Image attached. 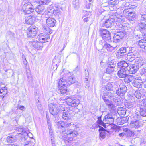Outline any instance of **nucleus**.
Masks as SVG:
<instances>
[{"label":"nucleus","instance_id":"f257e3e1","mask_svg":"<svg viewBox=\"0 0 146 146\" xmlns=\"http://www.w3.org/2000/svg\"><path fill=\"white\" fill-rule=\"evenodd\" d=\"M60 133L62 135V138L66 143H68L67 146H74L75 145L73 141L74 138L76 137L78 135V132L74 130L68 129L65 131H60Z\"/></svg>","mask_w":146,"mask_h":146},{"label":"nucleus","instance_id":"f03ea898","mask_svg":"<svg viewBox=\"0 0 146 146\" xmlns=\"http://www.w3.org/2000/svg\"><path fill=\"white\" fill-rule=\"evenodd\" d=\"M143 61L141 58L136 59L134 62L132 63L130 65L129 68H127V70L129 72V73L134 74L138 70L139 67L142 66L144 64Z\"/></svg>","mask_w":146,"mask_h":146},{"label":"nucleus","instance_id":"7ed1b4c3","mask_svg":"<svg viewBox=\"0 0 146 146\" xmlns=\"http://www.w3.org/2000/svg\"><path fill=\"white\" fill-rule=\"evenodd\" d=\"M23 3H24L22 7L21 11L24 14H28L35 12L33 5L29 2V0H23Z\"/></svg>","mask_w":146,"mask_h":146},{"label":"nucleus","instance_id":"20e7f679","mask_svg":"<svg viewBox=\"0 0 146 146\" xmlns=\"http://www.w3.org/2000/svg\"><path fill=\"white\" fill-rule=\"evenodd\" d=\"M99 45L100 46H102V48H99L98 50H101L104 53L107 52H112L117 46V45L116 46H111L105 41H103L102 40L100 41Z\"/></svg>","mask_w":146,"mask_h":146},{"label":"nucleus","instance_id":"39448f33","mask_svg":"<svg viewBox=\"0 0 146 146\" xmlns=\"http://www.w3.org/2000/svg\"><path fill=\"white\" fill-rule=\"evenodd\" d=\"M60 109V111H62L63 113L62 118L65 120L70 119L71 117L72 112L70 110V109L65 107H61Z\"/></svg>","mask_w":146,"mask_h":146},{"label":"nucleus","instance_id":"423d86ee","mask_svg":"<svg viewBox=\"0 0 146 146\" xmlns=\"http://www.w3.org/2000/svg\"><path fill=\"white\" fill-rule=\"evenodd\" d=\"M42 28L44 33H41L40 35L44 38L48 39L50 38L49 35L52 33V31L45 24L42 25Z\"/></svg>","mask_w":146,"mask_h":146},{"label":"nucleus","instance_id":"0eeeda50","mask_svg":"<svg viewBox=\"0 0 146 146\" xmlns=\"http://www.w3.org/2000/svg\"><path fill=\"white\" fill-rule=\"evenodd\" d=\"M100 36L105 41H109L111 40L110 33L104 29H101L100 31Z\"/></svg>","mask_w":146,"mask_h":146},{"label":"nucleus","instance_id":"6e6552de","mask_svg":"<svg viewBox=\"0 0 146 146\" xmlns=\"http://www.w3.org/2000/svg\"><path fill=\"white\" fill-rule=\"evenodd\" d=\"M49 109L50 113L53 115H57L60 111V108L57 104L51 103L49 104Z\"/></svg>","mask_w":146,"mask_h":146},{"label":"nucleus","instance_id":"1a4fd4ad","mask_svg":"<svg viewBox=\"0 0 146 146\" xmlns=\"http://www.w3.org/2000/svg\"><path fill=\"white\" fill-rule=\"evenodd\" d=\"M38 28L36 27H29L27 31V37L29 38H33L36 36Z\"/></svg>","mask_w":146,"mask_h":146},{"label":"nucleus","instance_id":"9d476101","mask_svg":"<svg viewBox=\"0 0 146 146\" xmlns=\"http://www.w3.org/2000/svg\"><path fill=\"white\" fill-rule=\"evenodd\" d=\"M125 34V32L124 30L117 32L114 35L113 37L114 41L115 42L119 41L120 39L123 37Z\"/></svg>","mask_w":146,"mask_h":146},{"label":"nucleus","instance_id":"9b49d317","mask_svg":"<svg viewBox=\"0 0 146 146\" xmlns=\"http://www.w3.org/2000/svg\"><path fill=\"white\" fill-rule=\"evenodd\" d=\"M66 102L69 106L75 107L78 106L80 101L78 99H72L70 98L66 99Z\"/></svg>","mask_w":146,"mask_h":146},{"label":"nucleus","instance_id":"f8f14e48","mask_svg":"<svg viewBox=\"0 0 146 146\" xmlns=\"http://www.w3.org/2000/svg\"><path fill=\"white\" fill-rule=\"evenodd\" d=\"M57 125H58V129H60L61 128L70 127L71 128H74L76 125L73 123L72 122L70 123H68L65 122H60L57 123Z\"/></svg>","mask_w":146,"mask_h":146},{"label":"nucleus","instance_id":"ddd939ff","mask_svg":"<svg viewBox=\"0 0 146 146\" xmlns=\"http://www.w3.org/2000/svg\"><path fill=\"white\" fill-rule=\"evenodd\" d=\"M34 12L32 14L31 13V15L27 17H25V23L27 25H31L34 23L35 19V16L33 14Z\"/></svg>","mask_w":146,"mask_h":146},{"label":"nucleus","instance_id":"4468645a","mask_svg":"<svg viewBox=\"0 0 146 146\" xmlns=\"http://www.w3.org/2000/svg\"><path fill=\"white\" fill-rule=\"evenodd\" d=\"M115 68V65L113 63H110L108 65L106 68V72L110 74L113 73Z\"/></svg>","mask_w":146,"mask_h":146},{"label":"nucleus","instance_id":"2eb2a0df","mask_svg":"<svg viewBox=\"0 0 146 146\" xmlns=\"http://www.w3.org/2000/svg\"><path fill=\"white\" fill-rule=\"evenodd\" d=\"M114 21L113 19L110 18L105 21V23L102 24V26H105L107 28L111 27L113 25Z\"/></svg>","mask_w":146,"mask_h":146},{"label":"nucleus","instance_id":"dca6fc26","mask_svg":"<svg viewBox=\"0 0 146 146\" xmlns=\"http://www.w3.org/2000/svg\"><path fill=\"white\" fill-rule=\"evenodd\" d=\"M113 96V94L110 92H105L104 93L102 97L105 103L108 102L110 101L108 98H110L111 99V98Z\"/></svg>","mask_w":146,"mask_h":146},{"label":"nucleus","instance_id":"f3484780","mask_svg":"<svg viewBox=\"0 0 146 146\" xmlns=\"http://www.w3.org/2000/svg\"><path fill=\"white\" fill-rule=\"evenodd\" d=\"M99 127L100 128L98 131L100 133V137L102 139H104L105 138L106 135L108 133V131L102 127L99 126Z\"/></svg>","mask_w":146,"mask_h":146},{"label":"nucleus","instance_id":"a211bd4d","mask_svg":"<svg viewBox=\"0 0 146 146\" xmlns=\"http://www.w3.org/2000/svg\"><path fill=\"white\" fill-rule=\"evenodd\" d=\"M30 43L33 47L37 49H41L43 47V44L38 41H31Z\"/></svg>","mask_w":146,"mask_h":146},{"label":"nucleus","instance_id":"6ab92c4d","mask_svg":"<svg viewBox=\"0 0 146 146\" xmlns=\"http://www.w3.org/2000/svg\"><path fill=\"white\" fill-rule=\"evenodd\" d=\"M127 87L125 85H123L120 87V89L117 90V94L119 96H123L125 94L127 91Z\"/></svg>","mask_w":146,"mask_h":146},{"label":"nucleus","instance_id":"aec40b11","mask_svg":"<svg viewBox=\"0 0 146 146\" xmlns=\"http://www.w3.org/2000/svg\"><path fill=\"white\" fill-rule=\"evenodd\" d=\"M143 80H141L140 77H138V79L135 80L132 82L133 86L135 87L140 88L142 86V82H143Z\"/></svg>","mask_w":146,"mask_h":146},{"label":"nucleus","instance_id":"412c9836","mask_svg":"<svg viewBox=\"0 0 146 146\" xmlns=\"http://www.w3.org/2000/svg\"><path fill=\"white\" fill-rule=\"evenodd\" d=\"M137 52L135 51L133 52H129L128 53L127 58L129 61H132L135 60V58L137 56Z\"/></svg>","mask_w":146,"mask_h":146},{"label":"nucleus","instance_id":"4be33fe9","mask_svg":"<svg viewBox=\"0 0 146 146\" xmlns=\"http://www.w3.org/2000/svg\"><path fill=\"white\" fill-rule=\"evenodd\" d=\"M46 24L50 27H54L56 22V20L52 17H48L46 19Z\"/></svg>","mask_w":146,"mask_h":146},{"label":"nucleus","instance_id":"5701e85b","mask_svg":"<svg viewBox=\"0 0 146 146\" xmlns=\"http://www.w3.org/2000/svg\"><path fill=\"white\" fill-rule=\"evenodd\" d=\"M123 13L125 14L126 16H128L127 17L129 20H134L135 16L134 13L132 12H129L127 10H125L123 11Z\"/></svg>","mask_w":146,"mask_h":146},{"label":"nucleus","instance_id":"b1692460","mask_svg":"<svg viewBox=\"0 0 146 146\" xmlns=\"http://www.w3.org/2000/svg\"><path fill=\"white\" fill-rule=\"evenodd\" d=\"M35 10L38 13L42 14L45 11V8L44 7L43 5H39L35 9Z\"/></svg>","mask_w":146,"mask_h":146},{"label":"nucleus","instance_id":"393cba45","mask_svg":"<svg viewBox=\"0 0 146 146\" xmlns=\"http://www.w3.org/2000/svg\"><path fill=\"white\" fill-rule=\"evenodd\" d=\"M59 87L65 86L67 87L68 85L65 77L61 78L58 81Z\"/></svg>","mask_w":146,"mask_h":146},{"label":"nucleus","instance_id":"a878e982","mask_svg":"<svg viewBox=\"0 0 146 146\" xmlns=\"http://www.w3.org/2000/svg\"><path fill=\"white\" fill-rule=\"evenodd\" d=\"M118 76L120 78H125V77L128 75L126 73V70L121 68L119 70L117 73Z\"/></svg>","mask_w":146,"mask_h":146},{"label":"nucleus","instance_id":"bb28decb","mask_svg":"<svg viewBox=\"0 0 146 146\" xmlns=\"http://www.w3.org/2000/svg\"><path fill=\"white\" fill-rule=\"evenodd\" d=\"M17 140L16 136L13 135L8 136L7 138V141L8 143H11L15 142Z\"/></svg>","mask_w":146,"mask_h":146},{"label":"nucleus","instance_id":"cd10ccee","mask_svg":"<svg viewBox=\"0 0 146 146\" xmlns=\"http://www.w3.org/2000/svg\"><path fill=\"white\" fill-rule=\"evenodd\" d=\"M138 45L140 48L144 49V51L146 52V40L144 39L140 40L138 42Z\"/></svg>","mask_w":146,"mask_h":146},{"label":"nucleus","instance_id":"c85d7f7f","mask_svg":"<svg viewBox=\"0 0 146 146\" xmlns=\"http://www.w3.org/2000/svg\"><path fill=\"white\" fill-rule=\"evenodd\" d=\"M140 122L139 121L136 120L131 122L130 125L132 128H137L139 127L140 126Z\"/></svg>","mask_w":146,"mask_h":146},{"label":"nucleus","instance_id":"c756f323","mask_svg":"<svg viewBox=\"0 0 146 146\" xmlns=\"http://www.w3.org/2000/svg\"><path fill=\"white\" fill-rule=\"evenodd\" d=\"M127 52V48L125 47H123L119 49L118 51V54L117 55V57L119 58V55L120 56H122L123 55L122 54H124Z\"/></svg>","mask_w":146,"mask_h":146},{"label":"nucleus","instance_id":"7c9ffc66","mask_svg":"<svg viewBox=\"0 0 146 146\" xmlns=\"http://www.w3.org/2000/svg\"><path fill=\"white\" fill-rule=\"evenodd\" d=\"M113 87L112 84L110 82H108L107 84L102 87V89L104 90L105 89L107 91L111 90Z\"/></svg>","mask_w":146,"mask_h":146},{"label":"nucleus","instance_id":"2f4dec72","mask_svg":"<svg viewBox=\"0 0 146 146\" xmlns=\"http://www.w3.org/2000/svg\"><path fill=\"white\" fill-rule=\"evenodd\" d=\"M7 89L6 87H3L0 89V96L4 97L7 94Z\"/></svg>","mask_w":146,"mask_h":146},{"label":"nucleus","instance_id":"473e14b6","mask_svg":"<svg viewBox=\"0 0 146 146\" xmlns=\"http://www.w3.org/2000/svg\"><path fill=\"white\" fill-rule=\"evenodd\" d=\"M139 27L140 28V31L142 32L146 30V24L145 23L140 22L138 24Z\"/></svg>","mask_w":146,"mask_h":146},{"label":"nucleus","instance_id":"72a5a7b5","mask_svg":"<svg viewBox=\"0 0 146 146\" xmlns=\"http://www.w3.org/2000/svg\"><path fill=\"white\" fill-rule=\"evenodd\" d=\"M35 2L39 3L40 5H47L50 2L48 0H35Z\"/></svg>","mask_w":146,"mask_h":146},{"label":"nucleus","instance_id":"f704fd0d","mask_svg":"<svg viewBox=\"0 0 146 146\" xmlns=\"http://www.w3.org/2000/svg\"><path fill=\"white\" fill-rule=\"evenodd\" d=\"M59 92L62 94H64L68 92L67 87L65 86L59 87Z\"/></svg>","mask_w":146,"mask_h":146},{"label":"nucleus","instance_id":"c9c22d12","mask_svg":"<svg viewBox=\"0 0 146 146\" xmlns=\"http://www.w3.org/2000/svg\"><path fill=\"white\" fill-rule=\"evenodd\" d=\"M75 81V78L72 76H71L68 77L67 82L69 85L74 83Z\"/></svg>","mask_w":146,"mask_h":146},{"label":"nucleus","instance_id":"e433bc0d","mask_svg":"<svg viewBox=\"0 0 146 146\" xmlns=\"http://www.w3.org/2000/svg\"><path fill=\"white\" fill-rule=\"evenodd\" d=\"M114 118L111 117L110 118L104 119V121L108 124L112 125L113 123Z\"/></svg>","mask_w":146,"mask_h":146},{"label":"nucleus","instance_id":"4c0bfd02","mask_svg":"<svg viewBox=\"0 0 146 146\" xmlns=\"http://www.w3.org/2000/svg\"><path fill=\"white\" fill-rule=\"evenodd\" d=\"M142 90L136 91L134 93V95L135 97L138 99H140L142 95Z\"/></svg>","mask_w":146,"mask_h":146},{"label":"nucleus","instance_id":"58836bf2","mask_svg":"<svg viewBox=\"0 0 146 146\" xmlns=\"http://www.w3.org/2000/svg\"><path fill=\"white\" fill-rule=\"evenodd\" d=\"M115 117V113L113 112L111 113V112L110 113H108V114L106 115L105 116L104 118V119L110 118H111V117Z\"/></svg>","mask_w":146,"mask_h":146},{"label":"nucleus","instance_id":"ea45409f","mask_svg":"<svg viewBox=\"0 0 146 146\" xmlns=\"http://www.w3.org/2000/svg\"><path fill=\"white\" fill-rule=\"evenodd\" d=\"M128 77L129 82L134 81L137 79H138V77L136 76H134V75H128Z\"/></svg>","mask_w":146,"mask_h":146},{"label":"nucleus","instance_id":"a19ab883","mask_svg":"<svg viewBox=\"0 0 146 146\" xmlns=\"http://www.w3.org/2000/svg\"><path fill=\"white\" fill-rule=\"evenodd\" d=\"M106 103L108 105L109 108L113 110H114L116 109V106L110 102V101H109L108 102H106Z\"/></svg>","mask_w":146,"mask_h":146},{"label":"nucleus","instance_id":"79ce46f5","mask_svg":"<svg viewBox=\"0 0 146 146\" xmlns=\"http://www.w3.org/2000/svg\"><path fill=\"white\" fill-rule=\"evenodd\" d=\"M23 62L24 64V67L26 71L29 69V66L27 64V61L26 58H25L23 59Z\"/></svg>","mask_w":146,"mask_h":146},{"label":"nucleus","instance_id":"37998d69","mask_svg":"<svg viewBox=\"0 0 146 146\" xmlns=\"http://www.w3.org/2000/svg\"><path fill=\"white\" fill-rule=\"evenodd\" d=\"M54 13L56 17H59L62 14L61 11L58 9L54 10Z\"/></svg>","mask_w":146,"mask_h":146},{"label":"nucleus","instance_id":"c03bdc74","mask_svg":"<svg viewBox=\"0 0 146 146\" xmlns=\"http://www.w3.org/2000/svg\"><path fill=\"white\" fill-rule=\"evenodd\" d=\"M16 130L18 132V134H22L24 131V129L23 127L20 126L19 127H17Z\"/></svg>","mask_w":146,"mask_h":146},{"label":"nucleus","instance_id":"a18cd8bd","mask_svg":"<svg viewBox=\"0 0 146 146\" xmlns=\"http://www.w3.org/2000/svg\"><path fill=\"white\" fill-rule=\"evenodd\" d=\"M97 123L98 124L103 126H104L105 125L104 123L101 120V117L100 116L98 118Z\"/></svg>","mask_w":146,"mask_h":146},{"label":"nucleus","instance_id":"49530a36","mask_svg":"<svg viewBox=\"0 0 146 146\" xmlns=\"http://www.w3.org/2000/svg\"><path fill=\"white\" fill-rule=\"evenodd\" d=\"M126 111L124 108H120L118 110V113L122 115H124L126 113Z\"/></svg>","mask_w":146,"mask_h":146},{"label":"nucleus","instance_id":"de8ad7c7","mask_svg":"<svg viewBox=\"0 0 146 146\" xmlns=\"http://www.w3.org/2000/svg\"><path fill=\"white\" fill-rule=\"evenodd\" d=\"M139 113L141 116L143 117H146V110H145L141 109Z\"/></svg>","mask_w":146,"mask_h":146},{"label":"nucleus","instance_id":"09e8293b","mask_svg":"<svg viewBox=\"0 0 146 146\" xmlns=\"http://www.w3.org/2000/svg\"><path fill=\"white\" fill-rule=\"evenodd\" d=\"M48 39H47V38H44L43 37H42L40 35L38 38L39 41L40 43H42L43 42H45L47 41V40Z\"/></svg>","mask_w":146,"mask_h":146},{"label":"nucleus","instance_id":"8fccbe9b","mask_svg":"<svg viewBox=\"0 0 146 146\" xmlns=\"http://www.w3.org/2000/svg\"><path fill=\"white\" fill-rule=\"evenodd\" d=\"M78 1V0H74L73 1V4L74 7L77 8L79 6V4Z\"/></svg>","mask_w":146,"mask_h":146},{"label":"nucleus","instance_id":"3c124183","mask_svg":"<svg viewBox=\"0 0 146 146\" xmlns=\"http://www.w3.org/2000/svg\"><path fill=\"white\" fill-rule=\"evenodd\" d=\"M129 64L127 62H125V61H123V67L122 68H123L125 69V68H127H127H129L128 67L129 65Z\"/></svg>","mask_w":146,"mask_h":146},{"label":"nucleus","instance_id":"603ef678","mask_svg":"<svg viewBox=\"0 0 146 146\" xmlns=\"http://www.w3.org/2000/svg\"><path fill=\"white\" fill-rule=\"evenodd\" d=\"M54 9L52 7H48L47 8V11L49 13H53L54 11Z\"/></svg>","mask_w":146,"mask_h":146},{"label":"nucleus","instance_id":"864d4df0","mask_svg":"<svg viewBox=\"0 0 146 146\" xmlns=\"http://www.w3.org/2000/svg\"><path fill=\"white\" fill-rule=\"evenodd\" d=\"M140 72L142 74L146 73V68H141L140 70Z\"/></svg>","mask_w":146,"mask_h":146},{"label":"nucleus","instance_id":"5fc2aeb1","mask_svg":"<svg viewBox=\"0 0 146 146\" xmlns=\"http://www.w3.org/2000/svg\"><path fill=\"white\" fill-rule=\"evenodd\" d=\"M13 74V72L12 70H7V72L6 74L9 77L10 76H12Z\"/></svg>","mask_w":146,"mask_h":146},{"label":"nucleus","instance_id":"6e6d98bb","mask_svg":"<svg viewBox=\"0 0 146 146\" xmlns=\"http://www.w3.org/2000/svg\"><path fill=\"white\" fill-rule=\"evenodd\" d=\"M119 100V99H118L117 98L114 97L113 96L111 98V100L115 103L118 102Z\"/></svg>","mask_w":146,"mask_h":146},{"label":"nucleus","instance_id":"4d7b16f0","mask_svg":"<svg viewBox=\"0 0 146 146\" xmlns=\"http://www.w3.org/2000/svg\"><path fill=\"white\" fill-rule=\"evenodd\" d=\"M127 104L128 108H132L134 106V104L132 103H128Z\"/></svg>","mask_w":146,"mask_h":146},{"label":"nucleus","instance_id":"13d9d810","mask_svg":"<svg viewBox=\"0 0 146 146\" xmlns=\"http://www.w3.org/2000/svg\"><path fill=\"white\" fill-rule=\"evenodd\" d=\"M17 108L18 109H19L23 111L25 109V107L24 106L21 105H18L17 107Z\"/></svg>","mask_w":146,"mask_h":146},{"label":"nucleus","instance_id":"bf43d9fd","mask_svg":"<svg viewBox=\"0 0 146 146\" xmlns=\"http://www.w3.org/2000/svg\"><path fill=\"white\" fill-rule=\"evenodd\" d=\"M84 13L85 15V16H88L91 15V13L89 11H84Z\"/></svg>","mask_w":146,"mask_h":146},{"label":"nucleus","instance_id":"052dcab7","mask_svg":"<svg viewBox=\"0 0 146 146\" xmlns=\"http://www.w3.org/2000/svg\"><path fill=\"white\" fill-rule=\"evenodd\" d=\"M134 118L135 119H140L141 118V116L139 113H135L134 116Z\"/></svg>","mask_w":146,"mask_h":146},{"label":"nucleus","instance_id":"680f3d73","mask_svg":"<svg viewBox=\"0 0 146 146\" xmlns=\"http://www.w3.org/2000/svg\"><path fill=\"white\" fill-rule=\"evenodd\" d=\"M128 133V135L129 136H133L134 135V133L130 130L127 131Z\"/></svg>","mask_w":146,"mask_h":146},{"label":"nucleus","instance_id":"e2e57ef3","mask_svg":"<svg viewBox=\"0 0 146 146\" xmlns=\"http://www.w3.org/2000/svg\"><path fill=\"white\" fill-rule=\"evenodd\" d=\"M141 19L142 20L146 21V15H141Z\"/></svg>","mask_w":146,"mask_h":146},{"label":"nucleus","instance_id":"0e129e2a","mask_svg":"<svg viewBox=\"0 0 146 146\" xmlns=\"http://www.w3.org/2000/svg\"><path fill=\"white\" fill-rule=\"evenodd\" d=\"M124 78L125 79H124V81L125 82L127 83H128L130 82L129 80V79H128V75L125 77Z\"/></svg>","mask_w":146,"mask_h":146},{"label":"nucleus","instance_id":"69168bd1","mask_svg":"<svg viewBox=\"0 0 146 146\" xmlns=\"http://www.w3.org/2000/svg\"><path fill=\"white\" fill-rule=\"evenodd\" d=\"M123 61H120L119 62L118 64L117 65L120 68H122L123 67Z\"/></svg>","mask_w":146,"mask_h":146},{"label":"nucleus","instance_id":"338daca9","mask_svg":"<svg viewBox=\"0 0 146 146\" xmlns=\"http://www.w3.org/2000/svg\"><path fill=\"white\" fill-rule=\"evenodd\" d=\"M50 141L52 145V146H55V139H51V140H50Z\"/></svg>","mask_w":146,"mask_h":146},{"label":"nucleus","instance_id":"774afa93","mask_svg":"<svg viewBox=\"0 0 146 146\" xmlns=\"http://www.w3.org/2000/svg\"><path fill=\"white\" fill-rule=\"evenodd\" d=\"M143 82H142V86H143L145 88H146V80H143Z\"/></svg>","mask_w":146,"mask_h":146}]
</instances>
